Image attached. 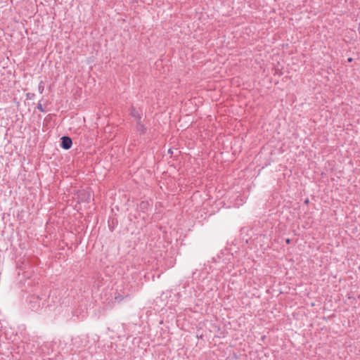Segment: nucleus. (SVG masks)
I'll return each instance as SVG.
<instances>
[{"label":"nucleus","mask_w":360,"mask_h":360,"mask_svg":"<svg viewBox=\"0 0 360 360\" xmlns=\"http://www.w3.org/2000/svg\"><path fill=\"white\" fill-rule=\"evenodd\" d=\"M37 108L41 112H46L41 103H39L37 105Z\"/></svg>","instance_id":"obj_7"},{"label":"nucleus","mask_w":360,"mask_h":360,"mask_svg":"<svg viewBox=\"0 0 360 360\" xmlns=\"http://www.w3.org/2000/svg\"><path fill=\"white\" fill-rule=\"evenodd\" d=\"M129 115L132 117L136 122L141 121L142 112L141 110H137L134 105H131L129 108Z\"/></svg>","instance_id":"obj_2"},{"label":"nucleus","mask_w":360,"mask_h":360,"mask_svg":"<svg viewBox=\"0 0 360 360\" xmlns=\"http://www.w3.org/2000/svg\"><path fill=\"white\" fill-rule=\"evenodd\" d=\"M352 60V58H349L347 59V61H348V62H351Z\"/></svg>","instance_id":"obj_10"},{"label":"nucleus","mask_w":360,"mask_h":360,"mask_svg":"<svg viewBox=\"0 0 360 360\" xmlns=\"http://www.w3.org/2000/svg\"><path fill=\"white\" fill-rule=\"evenodd\" d=\"M44 306V303L41 304V299L39 296L31 295L29 297V307L32 311H39Z\"/></svg>","instance_id":"obj_1"},{"label":"nucleus","mask_w":360,"mask_h":360,"mask_svg":"<svg viewBox=\"0 0 360 360\" xmlns=\"http://www.w3.org/2000/svg\"><path fill=\"white\" fill-rule=\"evenodd\" d=\"M285 243H286L287 244H290V243H291V240H290V238H286V239H285Z\"/></svg>","instance_id":"obj_9"},{"label":"nucleus","mask_w":360,"mask_h":360,"mask_svg":"<svg viewBox=\"0 0 360 360\" xmlns=\"http://www.w3.org/2000/svg\"><path fill=\"white\" fill-rule=\"evenodd\" d=\"M136 129L141 135H144L147 131V128L142 121L136 122Z\"/></svg>","instance_id":"obj_4"},{"label":"nucleus","mask_w":360,"mask_h":360,"mask_svg":"<svg viewBox=\"0 0 360 360\" xmlns=\"http://www.w3.org/2000/svg\"><path fill=\"white\" fill-rule=\"evenodd\" d=\"M44 89V82L41 81L38 86V90L40 94H42Z\"/></svg>","instance_id":"obj_6"},{"label":"nucleus","mask_w":360,"mask_h":360,"mask_svg":"<svg viewBox=\"0 0 360 360\" xmlns=\"http://www.w3.org/2000/svg\"><path fill=\"white\" fill-rule=\"evenodd\" d=\"M60 147L65 150H68L72 147V141L70 136H63L60 139Z\"/></svg>","instance_id":"obj_3"},{"label":"nucleus","mask_w":360,"mask_h":360,"mask_svg":"<svg viewBox=\"0 0 360 360\" xmlns=\"http://www.w3.org/2000/svg\"><path fill=\"white\" fill-rule=\"evenodd\" d=\"M148 206H149V203L147 201H142L139 204V208L142 211H145V210H148Z\"/></svg>","instance_id":"obj_5"},{"label":"nucleus","mask_w":360,"mask_h":360,"mask_svg":"<svg viewBox=\"0 0 360 360\" xmlns=\"http://www.w3.org/2000/svg\"><path fill=\"white\" fill-rule=\"evenodd\" d=\"M115 300H117L118 302H120L124 300V297L119 294L118 295L115 297Z\"/></svg>","instance_id":"obj_8"}]
</instances>
